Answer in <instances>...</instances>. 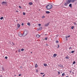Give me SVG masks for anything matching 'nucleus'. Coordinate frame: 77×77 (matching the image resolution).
Instances as JSON below:
<instances>
[{"label":"nucleus","mask_w":77,"mask_h":77,"mask_svg":"<svg viewBox=\"0 0 77 77\" xmlns=\"http://www.w3.org/2000/svg\"><path fill=\"white\" fill-rule=\"evenodd\" d=\"M27 35V32L26 31H25L23 33L22 35L21 33L19 32L18 34V35L19 36H26Z\"/></svg>","instance_id":"nucleus-1"},{"label":"nucleus","mask_w":77,"mask_h":77,"mask_svg":"<svg viewBox=\"0 0 77 77\" xmlns=\"http://www.w3.org/2000/svg\"><path fill=\"white\" fill-rule=\"evenodd\" d=\"M46 8L47 9H51L53 8V5L51 4H49L46 6Z\"/></svg>","instance_id":"nucleus-2"},{"label":"nucleus","mask_w":77,"mask_h":77,"mask_svg":"<svg viewBox=\"0 0 77 77\" xmlns=\"http://www.w3.org/2000/svg\"><path fill=\"white\" fill-rule=\"evenodd\" d=\"M69 3H70V2L68 0L66 2V3L64 4V5L65 6H66L68 5V4H69Z\"/></svg>","instance_id":"nucleus-3"},{"label":"nucleus","mask_w":77,"mask_h":77,"mask_svg":"<svg viewBox=\"0 0 77 77\" xmlns=\"http://www.w3.org/2000/svg\"><path fill=\"white\" fill-rule=\"evenodd\" d=\"M7 3V2H2V5H6Z\"/></svg>","instance_id":"nucleus-4"},{"label":"nucleus","mask_w":77,"mask_h":77,"mask_svg":"<svg viewBox=\"0 0 77 77\" xmlns=\"http://www.w3.org/2000/svg\"><path fill=\"white\" fill-rule=\"evenodd\" d=\"M69 2H70V3L71 2H75V0H68Z\"/></svg>","instance_id":"nucleus-5"},{"label":"nucleus","mask_w":77,"mask_h":77,"mask_svg":"<svg viewBox=\"0 0 77 77\" xmlns=\"http://www.w3.org/2000/svg\"><path fill=\"white\" fill-rule=\"evenodd\" d=\"M48 25H49V23L45 24V26H48Z\"/></svg>","instance_id":"nucleus-6"},{"label":"nucleus","mask_w":77,"mask_h":77,"mask_svg":"<svg viewBox=\"0 0 77 77\" xmlns=\"http://www.w3.org/2000/svg\"><path fill=\"white\" fill-rule=\"evenodd\" d=\"M69 7H70V8H72V4H70L69 5Z\"/></svg>","instance_id":"nucleus-7"},{"label":"nucleus","mask_w":77,"mask_h":77,"mask_svg":"<svg viewBox=\"0 0 77 77\" xmlns=\"http://www.w3.org/2000/svg\"><path fill=\"white\" fill-rule=\"evenodd\" d=\"M20 24H17V27L18 28H20Z\"/></svg>","instance_id":"nucleus-8"},{"label":"nucleus","mask_w":77,"mask_h":77,"mask_svg":"<svg viewBox=\"0 0 77 77\" xmlns=\"http://www.w3.org/2000/svg\"><path fill=\"white\" fill-rule=\"evenodd\" d=\"M69 37H70V35H69L68 36H66V39H67V38H69Z\"/></svg>","instance_id":"nucleus-9"},{"label":"nucleus","mask_w":77,"mask_h":77,"mask_svg":"<svg viewBox=\"0 0 77 77\" xmlns=\"http://www.w3.org/2000/svg\"><path fill=\"white\" fill-rule=\"evenodd\" d=\"M29 5H33V3L32 2H29Z\"/></svg>","instance_id":"nucleus-10"},{"label":"nucleus","mask_w":77,"mask_h":77,"mask_svg":"<svg viewBox=\"0 0 77 77\" xmlns=\"http://www.w3.org/2000/svg\"><path fill=\"white\" fill-rule=\"evenodd\" d=\"M36 37H37V38H39V37H40V35H36Z\"/></svg>","instance_id":"nucleus-11"},{"label":"nucleus","mask_w":77,"mask_h":77,"mask_svg":"<svg viewBox=\"0 0 77 77\" xmlns=\"http://www.w3.org/2000/svg\"><path fill=\"white\" fill-rule=\"evenodd\" d=\"M57 56V54H54L53 55L54 57H56Z\"/></svg>","instance_id":"nucleus-12"},{"label":"nucleus","mask_w":77,"mask_h":77,"mask_svg":"<svg viewBox=\"0 0 77 77\" xmlns=\"http://www.w3.org/2000/svg\"><path fill=\"white\" fill-rule=\"evenodd\" d=\"M50 12L49 11H46V14H50Z\"/></svg>","instance_id":"nucleus-13"},{"label":"nucleus","mask_w":77,"mask_h":77,"mask_svg":"<svg viewBox=\"0 0 77 77\" xmlns=\"http://www.w3.org/2000/svg\"><path fill=\"white\" fill-rule=\"evenodd\" d=\"M65 75V73H63L62 74V75L63 77V76H64Z\"/></svg>","instance_id":"nucleus-14"},{"label":"nucleus","mask_w":77,"mask_h":77,"mask_svg":"<svg viewBox=\"0 0 77 77\" xmlns=\"http://www.w3.org/2000/svg\"><path fill=\"white\" fill-rule=\"evenodd\" d=\"M27 25H28V26H30V23H27Z\"/></svg>","instance_id":"nucleus-15"},{"label":"nucleus","mask_w":77,"mask_h":77,"mask_svg":"<svg viewBox=\"0 0 77 77\" xmlns=\"http://www.w3.org/2000/svg\"><path fill=\"white\" fill-rule=\"evenodd\" d=\"M44 65L45 66H47V64H44Z\"/></svg>","instance_id":"nucleus-16"},{"label":"nucleus","mask_w":77,"mask_h":77,"mask_svg":"<svg viewBox=\"0 0 77 77\" xmlns=\"http://www.w3.org/2000/svg\"><path fill=\"white\" fill-rule=\"evenodd\" d=\"M24 51V49L22 48L21 49V51Z\"/></svg>","instance_id":"nucleus-17"},{"label":"nucleus","mask_w":77,"mask_h":77,"mask_svg":"<svg viewBox=\"0 0 77 77\" xmlns=\"http://www.w3.org/2000/svg\"><path fill=\"white\" fill-rule=\"evenodd\" d=\"M19 52V53H20V52H21V50H20V49H18V50H17Z\"/></svg>","instance_id":"nucleus-18"},{"label":"nucleus","mask_w":77,"mask_h":77,"mask_svg":"<svg viewBox=\"0 0 77 77\" xmlns=\"http://www.w3.org/2000/svg\"><path fill=\"white\" fill-rule=\"evenodd\" d=\"M0 20H2L3 19V17H2L0 18Z\"/></svg>","instance_id":"nucleus-19"},{"label":"nucleus","mask_w":77,"mask_h":77,"mask_svg":"<svg viewBox=\"0 0 77 77\" xmlns=\"http://www.w3.org/2000/svg\"><path fill=\"white\" fill-rule=\"evenodd\" d=\"M45 18V16H42V18Z\"/></svg>","instance_id":"nucleus-20"},{"label":"nucleus","mask_w":77,"mask_h":77,"mask_svg":"<svg viewBox=\"0 0 77 77\" xmlns=\"http://www.w3.org/2000/svg\"><path fill=\"white\" fill-rule=\"evenodd\" d=\"M35 68H37L38 67V65H37V64H35Z\"/></svg>","instance_id":"nucleus-21"},{"label":"nucleus","mask_w":77,"mask_h":77,"mask_svg":"<svg viewBox=\"0 0 77 77\" xmlns=\"http://www.w3.org/2000/svg\"><path fill=\"white\" fill-rule=\"evenodd\" d=\"M65 59H69V58L68 57V56H66Z\"/></svg>","instance_id":"nucleus-22"},{"label":"nucleus","mask_w":77,"mask_h":77,"mask_svg":"<svg viewBox=\"0 0 77 77\" xmlns=\"http://www.w3.org/2000/svg\"><path fill=\"white\" fill-rule=\"evenodd\" d=\"M74 64H75V62L74 61L73 62V65H74Z\"/></svg>","instance_id":"nucleus-23"},{"label":"nucleus","mask_w":77,"mask_h":77,"mask_svg":"<svg viewBox=\"0 0 77 77\" xmlns=\"http://www.w3.org/2000/svg\"><path fill=\"white\" fill-rule=\"evenodd\" d=\"M56 42L57 43H59V41H56Z\"/></svg>","instance_id":"nucleus-24"},{"label":"nucleus","mask_w":77,"mask_h":77,"mask_svg":"<svg viewBox=\"0 0 77 77\" xmlns=\"http://www.w3.org/2000/svg\"><path fill=\"white\" fill-rule=\"evenodd\" d=\"M58 74L59 75L60 74V72L59 71L58 72Z\"/></svg>","instance_id":"nucleus-25"},{"label":"nucleus","mask_w":77,"mask_h":77,"mask_svg":"<svg viewBox=\"0 0 77 77\" xmlns=\"http://www.w3.org/2000/svg\"><path fill=\"white\" fill-rule=\"evenodd\" d=\"M74 53V51H71V53Z\"/></svg>","instance_id":"nucleus-26"},{"label":"nucleus","mask_w":77,"mask_h":77,"mask_svg":"<svg viewBox=\"0 0 77 77\" xmlns=\"http://www.w3.org/2000/svg\"><path fill=\"white\" fill-rule=\"evenodd\" d=\"M74 24L75 26V25H77V23H74Z\"/></svg>","instance_id":"nucleus-27"},{"label":"nucleus","mask_w":77,"mask_h":77,"mask_svg":"<svg viewBox=\"0 0 77 77\" xmlns=\"http://www.w3.org/2000/svg\"><path fill=\"white\" fill-rule=\"evenodd\" d=\"M2 70H3V71H5V69H4V68L2 67Z\"/></svg>","instance_id":"nucleus-28"},{"label":"nucleus","mask_w":77,"mask_h":77,"mask_svg":"<svg viewBox=\"0 0 77 77\" xmlns=\"http://www.w3.org/2000/svg\"><path fill=\"white\" fill-rule=\"evenodd\" d=\"M71 49H72V48H71V47H70L69 48V50H71Z\"/></svg>","instance_id":"nucleus-29"},{"label":"nucleus","mask_w":77,"mask_h":77,"mask_svg":"<svg viewBox=\"0 0 77 77\" xmlns=\"http://www.w3.org/2000/svg\"><path fill=\"white\" fill-rule=\"evenodd\" d=\"M74 26H72V27H71V29H74Z\"/></svg>","instance_id":"nucleus-30"},{"label":"nucleus","mask_w":77,"mask_h":77,"mask_svg":"<svg viewBox=\"0 0 77 77\" xmlns=\"http://www.w3.org/2000/svg\"><path fill=\"white\" fill-rule=\"evenodd\" d=\"M23 15H26V14H25V13H24V12H23Z\"/></svg>","instance_id":"nucleus-31"},{"label":"nucleus","mask_w":77,"mask_h":77,"mask_svg":"<svg viewBox=\"0 0 77 77\" xmlns=\"http://www.w3.org/2000/svg\"><path fill=\"white\" fill-rule=\"evenodd\" d=\"M44 74V73H40V74H42V75H43V74Z\"/></svg>","instance_id":"nucleus-32"},{"label":"nucleus","mask_w":77,"mask_h":77,"mask_svg":"<svg viewBox=\"0 0 77 77\" xmlns=\"http://www.w3.org/2000/svg\"><path fill=\"white\" fill-rule=\"evenodd\" d=\"M22 26H24V23H22L21 24Z\"/></svg>","instance_id":"nucleus-33"},{"label":"nucleus","mask_w":77,"mask_h":77,"mask_svg":"<svg viewBox=\"0 0 77 77\" xmlns=\"http://www.w3.org/2000/svg\"><path fill=\"white\" fill-rule=\"evenodd\" d=\"M5 59H8V57H5Z\"/></svg>","instance_id":"nucleus-34"},{"label":"nucleus","mask_w":77,"mask_h":77,"mask_svg":"<svg viewBox=\"0 0 77 77\" xmlns=\"http://www.w3.org/2000/svg\"><path fill=\"white\" fill-rule=\"evenodd\" d=\"M45 40H47V37H46L45 38Z\"/></svg>","instance_id":"nucleus-35"},{"label":"nucleus","mask_w":77,"mask_h":77,"mask_svg":"<svg viewBox=\"0 0 77 77\" xmlns=\"http://www.w3.org/2000/svg\"><path fill=\"white\" fill-rule=\"evenodd\" d=\"M38 26H41V24H38Z\"/></svg>","instance_id":"nucleus-36"},{"label":"nucleus","mask_w":77,"mask_h":77,"mask_svg":"<svg viewBox=\"0 0 77 77\" xmlns=\"http://www.w3.org/2000/svg\"><path fill=\"white\" fill-rule=\"evenodd\" d=\"M58 47H57V48H59V47H60V46H59V45H58Z\"/></svg>","instance_id":"nucleus-37"},{"label":"nucleus","mask_w":77,"mask_h":77,"mask_svg":"<svg viewBox=\"0 0 77 77\" xmlns=\"http://www.w3.org/2000/svg\"><path fill=\"white\" fill-rule=\"evenodd\" d=\"M21 74H19V77H20V76H21Z\"/></svg>","instance_id":"nucleus-38"},{"label":"nucleus","mask_w":77,"mask_h":77,"mask_svg":"<svg viewBox=\"0 0 77 77\" xmlns=\"http://www.w3.org/2000/svg\"><path fill=\"white\" fill-rule=\"evenodd\" d=\"M20 68H21V69L23 68V66H21L20 67Z\"/></svg>","instance_id":"nucleus-39"},{"label":"nucleus","mask_w":77,"mask_h":77,"mask_svg":"<svg viewBox=\"0 0 77 77\" xmlns=\"http://www.w3.org/2000/svg\"><path fill=\"white\" fill-rule=\"evenodd\" d=\"M46 46H48V45L47 44H46Z\"/></svg>","instance_id":"nucleus-40"},{"label":"nucleus","mask_w":77,"mask_h":77,"mask_svg":"<svg viewBox=\"0 0 77 77\" xmlns=\"http://www.w3.org/2000/svg\"><path fill=\"white\" fill-rule=\"evenodd\" d=\"M19 7L20 8H21V6H19Z\"/></svg>","instance_id":"nucleus-41"},{"label":"nucleus","mask_w":77,"mask_h":77,"mask_svg":"<svg viewBox=\"0 0 77 77\" xmlns=\"http://www.w3.org/2000/svg\"><path fill=\"white\" fill-rule=\"evenodd\" d=\"M16 12H18V11H16Z\"/></svg>","instance_id":"nucleus-42"},{"label":"nucleus","mask_w":77,"mask_h":77,"mask_svg":"<svg viewBox=\"0 0 77 77\" xmlns=\"http://www.w3.org/2000/svg\"><path fill=\"white\" fill-rule=\"evenodd\" d=\"M44 76H45V75H43V77H44Z\"/></svg>","instance_id":"nucleus-43"},{"label":"nucleus","mask_w":77,"mask_h":77,"mask_svg":"<svg viewBox=\"0 0 77 77\" xmlns=\"http://www.w3.org/2000/svg\"><path fill=\"white\" fill-rule=\"evenodd\" d=\"M36 71H37V72H38V70H36Z\"/></svg>","instance_id":"nucleus-44"},{"label":"nucleus","mask_w":77,"mask_h":77,"mask_svg":"<svg viewBox=\"0 0 77 77\" xmlns=\"http://www.w3.org/2000/svg\"><path fill=\"white\" fill-rule=\"evenodd\" d=\"M31 53L32 54V52H31Z\"/></svg>","instance_id":"nucleus-45"},{"label":"nucleus","mask_w":77,"mask_h":77,"mask_svg":"<svg viewBox=\"0 0 77 77\" xmlns=\"http://www.w3.org/2000/svg\"><path fill=\"white\" fill-rule=\"evenodd\" d=\"M0 77H2V75H1V76H0Z\"/></svg>","instance_id":"nucleus-46"},{"label":"nucleus","mask_w":77,"mask_h":77,"mask_svg":"<svg viewBox=\"0 0 77 77\" xmlns=\"http://www.w3.org/2000/svg\"><path fill=\"white\" fill-rule=\"evenodd\" d=\"M61 73H62V72H61Z\"/></svg>","instance_id":"nucleus-47"},{"label":"nucleus","mask_w":77,"mask_h":77,"mask_svg":"<svg viewBox=\"0 0 77 77\" xmlns=\"http://www.w3.org/2000/svg\"><path fill=\"white\" fill-rule=\"evenodd\" d=\"M66 77H68V76H66Z\"/></svg>","instance_id":"nucleus-48"},{"label":"nucleus","mask_w":77,"mask_h":77,"mask_svg":"<svg viewBox=\"0 0 77 77\" xmlns=\"http://www.w3.org/2000/svg\"><path fill=\"white\" fill-rule=\"evenodd\" d=\"M70 72H71V71H70Z\"/></svg>","instance_id":"nucleus-49"},{"label":"nucleus","mask_w":77,"mask_h":77,"mask_svg":"<svg viewBox=\"0 0 77 77\" xmlns=\"http://www.w3.org/2000/svg\"><path fill=\"white\" fill-rule=\"evenodd\" d=\"M76 1H77V0H76Z\"/></svg>","instance_id":"nucleus-50"},{"label":"nucleus","mask_w":77,"mask_h":77,"mask_svg":"<svg viewBox=\"0 0 77 77\" xmlns=\"http://www.w3.org/2000/svg\"><path fill=\"white\" fill-rule=\"evenodd\" d=\"M73 74H74V73H73Z\"/></svg>","instance_id":"nucleus-51"}]
</instances>
